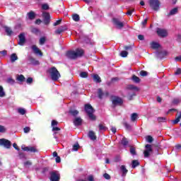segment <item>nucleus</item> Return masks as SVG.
<instances>
[{"label": "nucleus", "mask_w": 181, "mask_h": 181, "mask_svg": "<svg viewBox=\"0 0 181 181\" xmlns=\"http://www.w3.org/2000/svg\"><path fill=\"white\" fill-rule=\"evenodd\" d=\"M84 54V51L81 49H76V51H68L66 56L69 59H77V57H81Z\"/></svg>", "instance_id": "f257e3e1"}, {"label": "nucleus", "mask_w": 181, "mask_h": 181, "mask_svg": "<svg viewBox=\"0 0 181 181\" xmlns=\"http://www.w3.org/2000/svg\"><path fill=\"white\" fill-rule=\"evenodd\" d=\"M48 73L50 75L52 80H53L54 81H57L59 77H61L60 73L59 72L57 69H56V67L54 66L49 68L48 69Z\"/></svg>", "instance_id": "f03ea898"}, {"label": "nucleus", "mask_w": 181, "mask_h": 181, "mask_svg": "<svg viewBox=\"0 0 181 181\" xmlns=\"http://www.w3.org/2000/svg\"><path fill=\"white\" fill-rule=\"evenodd\" d=\"M85 111L88 114L91 121H95V115H94V109L91 105L87 104L85 105Z\"/></svg>", "instance_id": "7ed1b4c3"}, {"label": "nucleus", "mask_w": 181, "mask_h": 181, "mask_svg": "<svg viewBox=\"0 0 181 181\" xmlns=\"http://www.w3.org/2000/svg\"><path fill=\"white\" fill-rule=\"evenodd\" d=\"M112 23L117 29H122L125 26L124 22L119 21V18H113Z\"/></svg>", "instance_id": "20e7f679"}, {"label": "nucleus", "mask_w": 181, "mask_h": 181, "mask_svg": "<svg viewBox=\"0 0 181 181\" xmlns=\"http://www.w3.org/2000/svg\"><path fill=\"white\" fill-rule=\"evenodd\" d=\"M0 146H4L6 149H10L11 146V141L6 139H1Z\"/></svg>", "instance_id": "39448f33"}, {"label": "nucleus", "mask_w": 181, "mask_h": 181, "mask_svg": "<svg viewBox=\"0 0 181 181\" xmlns=\"http://www.w3.org/2000/svg\"><path fill=\"white\" fill-rule=\"evenodd\" d=\"M145 148L146 149L144 151V158H149V156H151V153L153 152L152 145L146 144Z\"/></svg>", "instance_id": "423d86ee"}, {"label": "nucleus", "mask_w": 181, "mask_h": 181, "mask_svg": "<svg viewBox=\"0 0 181 181\" xmlns=\"http://www.w3.org/2000/svg\"><path fill=\"white\" fill-rule=\"evenodd\" d=\"M149 4L152 9L154 11H159V6L160 5V3H159L158 0H150Z\"/></svg>", "instance_id": "0eeeda50"}, {"label": "nucleus", "mask_w": 181, "mask_h": 181, "mask_svg": "<svg viewBox=\"0 0 181 181\" xmlns=\"http://www.w3.org/2000/svg\"><path fill=\"white\" fill-rule=\"evenodd\" d=\"M51 181H59L60 180V174L57 173V171H54L50 173V177Z\"/></svg>", "instance_id": "6e6552de"}, {"label": "nucleus", "mask_w": 181, "mask_h": 181, "mask_svg": "<svg viewBox=\"0 0 181 181\" xmlns=\"http://www.w3.org/2000/svg\"><path fill=\"white\" fill-rule=\"evenodd\" d=\"M157 34L160 37H166L168 36V30L163 28H157Z\"/></svg>", "instance_id": "1a4fd4ad"}, {"label": "nucleus", "mask_w": 181, "mask_h": 181, "mask_svg": "<svg viewBox=\"0 0 181 181\" xmlns=\"http://www.w3.org/2000/svg\"><path fill=\"white\" fill-rule=\"evenodd\" d=\"M112 104L113 105H122V99H121L119 97H114L112 98Z\"/></svg>", "instance_id": "9d476101"}, {"label": "nucleus", "mask_w": 181, "mask_h": 181, "mask_svg": "<svg viewBox=\"0 0 181 181\" xmlns=\"http://www.w3.org/2000/svg\"><path fill=\"white\" fill-rule=\"evenodd\" d=\"M42 16L44 18V23L45 25H49V22L50 21V14L47 12H43Z\"/></svg>", "instance_id": "9b49d317"}, {"label": "nucleus", "mask_w": 181, "mask_h": 181, "mask_svg": "<svg viewBox=\"0 0 181 181\" xmlns=\"http://www.w3.org/2000/svg\"><path fill=\"white\" fill-rule=\"evenodd\" d=\"M18 45H20V46H23L25 45V42H26V39L25 38V34H20L18 36Z\"/></svg>", "instance_id": "f8f14e48"}, {"label": "nucleus", "mask_w": 181, "mask_h": 181, "mask_svg": "<svg viewBox=\"0 0 181 181\" xmlns=\"http://www.w3.org/2000/svg\"><path fill=\"white\" fill-rule=\"evenodd\" d=\"M31 49L35 54H39V56H43L42 51L36 45H33L31 47Z\"/></svg>", "instance_id": "ddd939ff"}, {"label": "nucleus", "mask_w": 181, "mask_h": 181, "mask_svg": "<svg viewBox=\"0 0 181 181\" xmlns=\"http://www.w3.org/2000/svg\"><path fill=\"white\" fill-rule=\"evenodd\" d=\"M98 97L99 98H104L105 97H108V92H105V93H103V90H101V88H99L98 90Z\"/></svg>", "instance_id": "4468645a"}, {"label": "nucleus", "mask_w": 181, "mask_h": 181, "mask_svg": "<svg viewBox=\"0 0 181 181\" xmlns=\"http://www.w3.org/2000/svg\"><path fill=\"white\" fill-rule=\"evenodd\" d=\"M23 151H25L26 152H37V150H36V148L32 147V146H27V147H23L22 146Z\"/></svg>", "instance_id": "2eb2a0df"}, {"label": "nucleus", "mask_w": 181, "mask_h": 181, "mask_svg": "<svg viewBox=\"0 0 181 181\" xmlns=\"http://www.w3.org/2000/svg\"><path fill=\"white\" fill-rule=\"evenodd\" d=\"M65 30H67V27L66 25L61 26L55 31V33L56 35H60V33H63Z\"/></svg>", "instance_id": "dca6fc26"}, {"label": "nucleus", "mask_w": 181, "mask_h": 181, "mask_svg": "<svg viewBox=\"0 0 181 181\" xmlns=\"http://www.w3.org/2000/svg\"><path fill=\"white\" fill-rule=\"evenodd\" d=\"M81 122H83V119H81V117H76L74 120V124L76 127L81 125Z\"/></svg>", "instance_id": "f3484780"}, {"label": "nucleus", "mask_w": 181, "mask_h": 181, "mask_svg": "<svg viewBox=\"0 0 181 181\" xmlns=\"http://www.w3.org/2000/svg\"><path fill=\"white\" fill-rule=\"evenodd\" d=\"M88 136L91 141H95L97 139V136H95V133L93 131L89 132Z\"/></svg>", "instance_id": "a211bd4d"}, {"label": "nucleus", "mask_w": 181, "mask_h": 181, "mask_svg": "<svg viewBox=\"0 0 181 181\" xmlns=\"http://www.w3.org/2000/svg\"><path fill=\"white\" fill-rule=\"evenodd\" d=\"M4 29L8 36H12V35H13V31H12V29L11 28L5 27Z\"/></svg>", "instance_id": "6ab92c4d"}, {"label": "nucleus", "mask_w": 181, "mask_h": 181, "mask_svg": "<svg viewBox=\"0 0 181 181\" xmlns=\"http://www.w3.org/2000/svg\"><path fill=\"white\" fill-rule=\"evenodd\" d=\"M127 88L131 91H139V88L134 85H129Z\"/></svg>", "instance_id": "aec40b11"}, {"label": "nucleus", "mask_w": 181, "mask_h": 181, "mask_svg": "<svg viewBox=\"0 0 181 181\" xmlns=\"http://www.w3.org/2000/svg\"><path fill=\"white\" fill-rule=\"evenodd\" d=\"M98 128H99V131H103V132H105V131H107V127H105V124H100L98 125Z\"/></svg>", "instance_id": "412c9836"}, {"label": "nucleus", "mask_w": 181, "mask_h": 181, "mask_svg": "<svg viewBox=\"0 0 181 181\" xmlns=\"http://www.w3.org/2000/svg\"><path fill=\"white\" fill-rule=\"evenodd\" d=\"M46 40H47V38L46 37H41L39 40L40 46H43V45L46 43Z\"/></svg>", "instance_id": "4be33fe9"}, {"label": "nucleus", "mask_w": 181, "mask_h": 181, "mask_svg": "<svg viewBox=\"0 0 181 181\" xmlns=\"http://www.w3.org/2000/svg\"><path fill=\"white\" fill-rule=\"evenodd\" d=\"M181 119V112H178L176 119L173 121V124H177L180 121Z\"/></svg>", "instance_id": "5701e85b"}, {"label": "nucleus", "mask_w": 181, "mask_h": 181, "mask_svg": "<svg viewBox=\"0 0 181 181\" xmlns=\"http://www.w3.org/2000/svg\"><path fill=\"white\" fill-rule=\"evenodd\" d=\"M93 81L95 83H101V78L100 77V76L95 74L93 75Z\"/></svg>", "instance_id": "b1692460"}, {"label": "nucleus", "mask_w": 181, "mask_h": 181, "mask_svg": "<svg viewBox=\"0 0 181 181\" xmlns=\"http://www.w3.org/2000/svg\"><path fill=\"white\" fill-rule=\"evenodd\" d=\"M121 171L122 172V176H125L127 173H128V170H127V168L124 167V165H122L120 167Z\"/></svg>", "instance_id": "393cba45"}, {"label": "nucleus", "mask_w": 181, "mask_h": 181, "mask_svg": "<svg viewBox=\"0 0 181 181\" xmlns=\"http://www.w3.org/2000/svg\"><path fill=\"white\" fill-rule=\"evenodd\" d=\"M138 119V114L136 113H132L131 115V121H132L133 122H134V121Z\"/></svg>", "instance_id": "a878e982"}, {"label": "nucleus", "mask_w": 181, "mask_h": 181, "mask_svg": "<svg viewBox=\"0 0 181 181\" xmlns=\"http://www.w3.org/2000/svg\"><path fill=\"white\" fill-rule=\"evenodd\" d=\"M5 95H6V94L5 93L4 87H2V86H0V97L4 98V97H5Z\"/></svg>", "instance_id": "bb28decb"}, {"label": "nucleus", "mask_w": 181, "mask_h": 181, "mask_svg": "<svg viewBox=\"0 0 181 181\" xmlns=\"http://www.w3.org/2000/svg\"><path fill=\"white\" fill-rule=\"evenodd\" d=\"M18 59V56H16V54H12L11 55V63H13L16 62V59Z\"/></svg>", "instance_id": "cd10ccee"}, {"label": "nucleus", "mask_w": 181, "mask_h": 181, "mask_svg": "<svg viewBox=\"0 0 181 181\" xmlns=\"http://www.w3.org/2000/svg\"><path fill=\"white\" fill-rule=\"evenodd\" d=\"M136 166H139V161H138L137 160H134L132 161V167L133 168V169H134V168H136Z\"/></svg>", "instance_id": "c85d7f7f"}, {"label": "nucleus", "mask_w": 181, "mask_h": 181, "mask_svg": "<svg viewBox=\"0 0 181 181\" xmlns=\"http://www.w3.org/2000/svg\"><path fill=\"white\" fill-rule=\"evenodd\" d=\"M72 19L75 22H78V21H80V16H78V14H74L72 16Z\"/></svg>", "instance_id": "c756f323"}, {"label": "nucleus", "mask_w": 181, "mask_h": 181, "mask_svg": "<svg viewBox=\"0 0 181 181\" xmlns=\"http://www.w3.org/2000/svg\"><path fill=\"white\" fill-rule=\"evenodd\" d=\"M177 11H178L177 8H173V9L170 11L169 15H170V16L176 15V13H177Z\"/></svg>", "instance_id": "7c9ffc66"}, {"label": "nucleus", "mask_w": 181, "mask_h": 181, "mask_svg": "<svg viewBox=\"0 0 181 181\" xmlns=\"http://www.w3.org/2000/svg\"><path fill=\"white\" fill-rule=\"evenodd\" d=\"M151 46L152 49H159V43L158 42H151Z\"/></svg>", "instance_id": "2f4dec72"}, {"label": "nucleus", "mask_w": 181, "mask_h": 181, "mask_svg": "<svg viewBox=\"0 0 181 181\" xmlns=\"http://www.w3.org/2000/svg\"><path fill=\"white\" fill-rule=\"evenodd\" d=\"M30 62H31L32 64H34L35 66H37V64H39V61L33 58H30Z\"/></svg>", "instance_id": "473e14b6"}, {"label": "nucleus", "mask_w": 181, "mask_h": 181, "mask_svg": "<svg viewBox=\"0 0 181 181\" xmlns=\"http://www.w3.org/2000/svg\"><path fill=\"white\" fill-rule=\"evenodd\" d=\"M18 112L21 114V115H25V114H26V110L23 108H18Z\"/></svg>", "instance_id": "72a5a7b5"}, {"label": "nucleus", "mask_w": 181, "mask_h": 181, "mask_svg": "<svg viewBox=\"0 0 181 181\" xmlns=\"http://www.w3.org/2000/svg\"><path fill=\"white\" fill-rule=\"evenodd\" d=\"M69 113H71L74 117H76V115H78V112L76 110H70Z\"/></svg>", "instance_id": "f704fd0d"}, {"label": "nucleus", "mask_w": 181, "mask_h": 181, "mask_svg": "<svg viewBox=\"0 0 181 181\" xmlns=\"http://www.w3.org/2000/svg\"><path fill=\"white\" fill-rule=\"evenodd\" d=\"M28 16L29 19H35V13L33 11H30L28 13Z\"/></svg>", "instance_id": "c9c22d12"}, {"label": "nucleus", "mask_w": 181, "mask_h": 181, "mask_svg": "<svg viewBox=\"0 0 181 181\" xmlns=\"http://www.w3.org/2000/svg\"><path fill=\"white\" fill-rule=\"evenodd\" d=\"M6 132V127L3 125H0V134H5Z\"/></svg>", "instance_id": "e433bc0d"}, {"label": "nucleus", "mask_w": 181, "mask_h": 181, "mask_svg": "<svg viewBox=\"0 0 181 181\" xmlns=\"http://www.w3.org/2000/svg\"><path fill=\"white\" fill-rule=\"evenodd\" d=\"M147 142H148L149 144H152V142H153V138H152L151 136H148L146 138Z\"/></svg>", "instance_id": "4c0bfd02"}, {"label": "nucleus", "mask_w": 181, "mask_h": 181, "mask_svg": "<svg viewBox=\"0 0 181 181\" xmlns=\"http://www.w3.org/2000/svg\"><path fill=\"white\" fill-rule=\"evenodd\" d=\"M18 81H25V76L23 75H20L17 76Z\"/></svg>", "instance_id": "58836bf2"}, {"label": "nucleus", "mask_w": 181, "mask_h": 181, "mask_svg": "<svg viewBox=\"0 0 181 181\" xmlns=\"http://www.w3.org/2000/svg\"><path fill=\"white\" fill-rule=\"evenodd\" d=\"M42 9H43L44 11H47V9H49V4H42Z\"/></svg>", "instance_id": "ea45409f"}, {"label": "nucleus", "mask_w": 181, "mask_h": 181, "mask_svg": "<svg viewBox=\"0 0 181 181\" xmlns=\"http://www.w3.org/2000/svg\"><path fill=\"white\" fill-rule=\"evenodd\" d=\"M120 56L122 57H127V56H128V52L127 51H122L120 53Z\"/></svg>", "instance_id": "a19ab883"}, {"label": "nucleus", "mask_w": 181, "mask_h": 181, "mask_svg": "<svg viewBox=\"0 0 181 181\" xmlns=\"http://www.w3.org/2000/svg\"><path fill=\"white\" fill-rule=\"evenodd\" d=\"M122 144L127 146V145H128V140L126 138H123L122 140Z\"/></svg>", "instance_id": "79ce46f5"}, {"label": "nucleus", "mask_w": 181, "mask_h": 181, "mask_svg": "<svg viewBox=\"0 0 181 181\" xmlns=\"http://www.w3.org/2000/svg\"><path fill=\"white\" fill-rule=\"evenodd\" d=\"M132 80L134 81V83H139L140 81L139 78H138L136 76H133Z\"/></svg>", "instance_id": "37998d69"}, {"label": "nucleus", "mask_w": 181, "mask_h": 181, "mask_svg": "<svg viewBox=\"0 0 181 181\" xmlns=\"http://www.w3.org/2000/svg\"><path fill=\"white\" fill-rule=\"evenodd\" d=\"M87 76H88L87 72H81L80 74V76L82 77V78H86Z\"/></svg>", "instance_id": "c03bdc74"}, {"label": "nucleus", "mask_w": 181, "mask_h": 181, "mask_svg": "<svg viewBox=\"0 0 181 181\" xmlns=\"http://www.w3.org/2000/svg\"><path fill=\"white\" fill-rule=\"evenodd\" d=\"M130 153H132V155H136V152L135 151V148L134 147L130 148Z\"/></svg>", "instance_id": "a18cd8bd"}, {"label": "nucleus", "mask_w": 181, "mask_h": 181, "mask_svg": "<svg viewBox=\"0 0 181 181\" xmlns=\"http://www.w3.org/2000/svg\"><path fill=\"white\" fill-rule=\"evenodd\" d=\"M78 148H80L78 144H74L73 146V151H78Z\"/></svg>", "instance_id": "49530a36"}, {"label": "nucleus", "mask_w": 181, "mask_h": 181, "mask_svg": "<svg viewBox=\"0 0 181 181\" xmlns=\"http://www.w3.org/2000/svg\"><path fill=\"white\" fill-rule=\"evenodd\" d=\"M134 12H135V9H132V10H128L127 15H129V16H131V15H132V13H134Z\"/></svg>", "instance_id": "de8ad7c7"}, {"label": "nucleus", "mask_w": 181, "mask_h": 181, "mask_svg": "<svg viewBox=\"0 0 181 181\" xmlns=\"http://www.w3.org/2000/svg\"><path fill=\"white\" fill-rule=\"evenodd\" d=\"M7 83H8V84H13V83H15V81L11 78H7Z\"/></svg>", "instance_id": "09e8293b"}, {"label": "nucleus", "mask_w": 181, "mask_h": 181, "mask_svg": "<svg viewBox=\"0 0 181 181\" xmlns=\"http://www.w3.org/2000/svg\"><path fill=\"white\" fill-rule=\"evenodd\" d=\"M26 83H27V84H32V83H33V78H28L26 80Z\"/></svg>", "instance_id": "8fccbe9b"}, {"label": "nucleus", "mask_w": 181, "mask_h": 181, "mask_svg": "<svg viewBox=\"0 0 181 181\" xmlns=\"http://www.w3.org/2000/svg\"><path fill=\"white\" fill-rule=\"evenodd\" d=\"M140 76H142L143 77H145V76H148V72L146 71H141L140 72Z\"/></svg>", "instance_id": "3c124183"}, {"label": "nucleus", "mask_w": 181, "mask_h": 181, "mask_svg": "<svg viewBox=\"0 0 181 181\" xmlns=\"http://www.w3.org/2000/svg\"><path fill=\"white\" fill-rule=\"evenodd\" d=\"M23 131H24L25 134H28V132H29L30 131V127H26L23 129Z\"/></svg>", "instance_id": "603ef678"}, {"label": "nucleus", "mask_w": 181, "mask_h": 181, "mask_svg": "<svg viewBox=\"0 0 181 181\" xmlns=\"http://www.w3.org/2000/svg\"><path fill=\"white\" fill-rule=\"evenodd\" d=\"M158 122H165V121H166V119L165 117H158Z\"/></svg>", "instance_id": "864d4df0"}, {"label": "nucleus", "mask_w": 181, "mask_h": 181, "mask_svg": "<svg viewBox=\"0 0 181 181\" xmlns=\"http://www.w3.org/2000/svg\"><path fill=\"white\" fill-rule=\"evenodd\" d=\"M52 131H53V132H57L60 131V128L55 126V127H52Z\"/></svg>", "instance_id": "5fc2aeb1"}, {"label": "nucleus", "mask_w": 181, "mask_h": 181, "mask_svg": "<svg viewBox=\"0 0 181 181\" xmlns=\"http://www.w3.org/2000/svg\"><path fill=\"white\" fill-rule=\"evenodd\" d=\"M175 74L176 76H179V74H181V69H180V68H178V69L176 70Z\"/></svg>", "instance_id": "6e6d98bb"}, {"label": "nucleus", "mask_w": 181, "mask_h": 181, "mask_svg": "<svg viewBox=\"0 0 181 181\" xmlns=\"http://www.w3.org/2000/svg\"><path fill=\"white\" fill-rule=\"evenodd\" d=\"M57 124H58L57 121H56V120H52V127H57Z\"/></svg>", "instance_id": "4d7b16f0"}, {"label": "nucleus", "mask_w": 181, "mask_h": 181, "mask_svg": "<svg viewBox=\"0 0 181 181\" xmlns=\"http://www.w3.org/2000/svg\"><path fill=\"white\" fill-rule=\"evenodd\" d=\"M103 176L105 179H107V180H109V179H111V176H110L107 173H105Z\"/></svg>", "instance_id": "13d9d810"}, {"label": "nucleus", "mask_w": 181, "mask_h": 181, "mask_svg": "<svg viewBox=\"0 0 181 181\" xmlns=\"http://www.w3.org/2000/svg\"><path fill=\"white\" fill-rule=\"evenodd\" d=\"M62 23V20H58L54 23V26H57V25H60Z\"/></svg>", "instance_id": "bf43d9fd"}, {"label": "nucleus", "mask_w": 181, "mask_h": 181, "mask_svg": "<svg viewBox=\"0 0 181 181\" xmlns=\"http://www.w3.org/2000/svg\"><path fill=\"white\" fill-rule=\"evenodd\" d=\"M7 53L8 52H6V50H3L0 52V54H2V56H6Z\"/></svg>", "instance_id": "052dcab7"}, {"label": "nucleus", "mask_w": 181, "mask_h": 181, "mask_svg": "<svg viewBox=\"0 0 181 181\" xmlns=\"http://www.w3.org/2000/svg\"><path fill=\"white\" fill-rule=\"evenodd\" d=\"M173 103V104H179V103H180V100H179V99H174Z\"/></svg>", "instance_id": "680f3d73"}, {"label": "nucleus", "mask_w": 181, "mask_h": 181, "mask_svg": "<svg viewBox=\"0 0 181 181\" xmlns=\"http://www.w3.org/2000/svg\"><path fill=\"white\" fill-rule=\"evenodd\" d=\"M138 39H139V40H144L145 39V37H144V35H138Z\"/></svg>", "instance_id": "e2e57ef3"}, {"label": "nucleus", "mask_w": 181, "mask_h": 181, "mask_svg": "<svg viewBox=\"0 0 181 181\" xmlns=\"http://www.w3.org/2000/svg\"><path fill=\"white\" fill-rule=\"evenodd\" d=\"M175 60V62H181V56L176 57Z\"/></svg>", "instance_id": "0e129e2a"}, {"label": "nucleus", "mask_w": 181, "mask_h": 181, "mask_svg": "<svg viewBox=\"0 0 181 181\" xmlns=\"http://www.w3.org/2000/svg\"><path fill=\"white\" fill-rule=\"evenodd\" d=\"M25 166H30L32 165V163L30 161H27L24 163Z\"/></svg>", "instance_id": "69168bd1"}, {"label": "nucleus", "mask_w": 181, "mask_h": 181, "mask_svg": "<svg viewBox=\"0 0 181 181\" xmlns=\"http://www.w3.org/2000/svg\"><path fill=\"white\" fill-rule=\"evenodd\" d=\"M88 181H94V177H93V175H90V176L88 177Z\"/></svg>", "instance_id": "338daca9"}, {"label": "nucleus", "mask_w": 181, "mask_h": 181, "mask_svg": "<svg viewBox=\"0 0 181 181\" xmlns=\"http://www.w3.org/2000/svg\"><path fill=\"white\" fill-rule=\"evenodd\" d=\"M13 146L14 148L16 149V151H19V147H18V144H16V143H14V144H13Z\"/></svg>", "instance_id": "774afa93"}]
</instances>
